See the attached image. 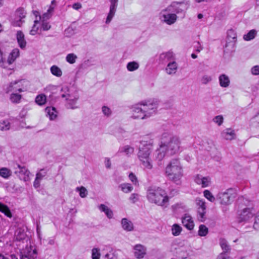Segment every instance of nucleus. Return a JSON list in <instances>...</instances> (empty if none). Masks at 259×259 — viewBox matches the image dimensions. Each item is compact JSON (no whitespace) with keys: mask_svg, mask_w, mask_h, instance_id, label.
<instances>
[{"mask_svg":"<svg viewBox=\"0 0 259 259\" xmlns=\"http://www.w3.org/2000/svg\"><path fill=\"white\" fill-rule=\"evenodd\" d=\"M110 5L109 8V12L107 14V17L105 20V23L106 24H108L111 21L112 18L115 15V12L116 11V9L118 5V0H109Z\"/></svg>","mask_w":259,"mask_h":259,"instance_id":"nucleus-15","label":"nucleus"},{"mask_svg":"<svg viewBox=\"0 0 259 259\" xmlns=\"http://www.w3.org/2000/svg\"><path fill=\"white\" fill-rule=\"evenodd\" d=\"M152 150V142L142 141L139 145L137 155L141 164L144 169H151L153 167L150 155Z\"/></svg>","mask_w":259,"mask_h":259,"instance_id":"nucleus-4","label":"nucleus"},{"mask_svg":"<svg viewBox=\"0 0 259 259\" xmlns=\"http://www.w3.org/2000/svg\"><path fill=\"white\" fill-rule=\"evenodd\" d=\"M54 8L50 7L49 10H48L47 13H46L43 14V15L41 17L39 16V19L40 20H47L49 21V19L51 17V13L53 11Z\"/></svg>","mask_w":259,"mask_h":259,"instance_id":"nucleus-44","label":"nucleus"},{"mask_svg":"<svg viewBox=\"0 0 259 259\" xmlns=\"http://www.w3.org/2000/svg\"><path fill=\"white\" fill-rule=\"evenodd\" d=\"M182 222L184 227L189 230H191L194 227V223L192 218L188 214H185L182 218Z\"/></svg>","mask_w":259,"mask_h":259,"instance_id":"nucleus-19","label":"nucleus"},{"mask_svg":"<svg viewBox=\"0 0 259 259\" xmlns=\"http://www.w3.org/2000/svg\"><path fill=\"white\" fill-rule=\"evenodd\" d=\"M203 194L204 196L210 202H213L215 201V197L209 190H204L203 192Z\"/></svg>","mask_w":259,"mask_h":259,"instance_id":"nucleus-48","label":"nucleus"},{"mask_svg":"<svg viewBox=\"0 0 259 259\" xmlns=\"http://www.w3.org/2000/svg\"><path fill=\"white\" fill-rule=\"evenodd\" d=\"M208 228L204 225H200L199 227L198 235L200 236H205L208 234Z\"/></svg>","mask_w":259,"mask_h":259,"instance_id":"nucleus-42","label":"nucleus"},{"mask_svg":"<svg viewBox=\"0 0 259 259\" xmlns=\"http://www.w3.org/2000/svg\"><path fill=\"white\" fill-rule=\"evenodd\" d=\"M21 98V95L13 93L11 95L10 99L12 103H18L20 102Z\"/></svg>","mask_w":259,"mask_h":259,"instance_id":"nucleus-40","label":"nucleus"},{"mask_svg":"<svg viewBox=\"0 0 259 259\" xmlns=\"http://www.w3.org/2000/svg\"><path fill=\"white\" fill-rule=\"evenodd\" d=\"M31 242L29 237L26 234L24 228H18L14 234V242L18 247H24Z\"/></svg>","mask_w":259,"mask_h":259,"instance_id":"nucleus-7","label":"nucleus"},{"mask_svg":"<svg viewBox=\"0 0 259 259\" xmlns=\"http://www.w3.org/2000/svg\"><path fill=\"white\" fill-rule=\"evenodd\" d=\"M196 202L198 207H206L205 201L201 199L197 198Z\"/></svg>","mask_w":259,"mask_h":259,"instance_id":"nucleus-61","label":"nucleus"},{"mask_svg":"<svg viewBox=\"0 0 259 259\" xmlns=\"http://www.w3.org/2000/svg\"><path fill=\"white\" fill-rule=\"evenodd\" d=\"M21 250V259H36L37 252L36 248L31 244L24 245V247H19Z\"/></svg>","mask_w":259,"mask_h":259,"instance_id":"nucleus-11","label":"nucleus"},{"mask_svg":"<svg viewBox=\"0 0 259 259\" xmlns=\"http://www.w3.org/2000/svg\"><path fill=\"white\" fill-rule=\"evenodd\" d=\"M254 210L252 208L246 207L238 212L237 221L239 223H247L249 222L254 214Z\"/></svg>","mask_w":259,"mask_h":259,"instance_id":"nucleus-12","label":"nucleus"},{"mask_svg":"<svg viewBox=\"0 0 259 259\" xmlns=\"http://www.w3.org/2000/svg\"><path fill=\"white\" fill-rule=\"evenodd\" d=\"M0 211L7 217L11 218L12 214L9 208L6 205L0 202Z\"/></svg>","mask_w":259,"mask_h":259,"instance_id":"nucleus-32","label":"nucleus"},{"mask_svg":"<svg viewBox=\"0 0 259 259\" xmlns=\"http://www.w3.org/2000/svg\"><path fill=\"white\" fill-rule=\"evenodd\" d=\"M146 248L141 244H137L134 247V253L135 256L138 258H141L146 254Z\"/></svg>","mask_w":259,"mask_h":259,"instance_id":"nucleus-20","label":"nucleus"},{"mask_svg":"<svg viewBox=\"0 0 259 259\" xmlns=\"http://www.w3.org/2000/svg\"><path fill=\"white\" fill-rule=\"evenodd\" d=\"M222 136L227 140H231L235 138V134L234 130L227 128L222 133Z\"/></svg>","mask_w":259,"mask_h":259,"instance_id":"nucleus-25","label":"nucleus"},{"mask_svg":"<svg viewBox=\"0 0 259 259\" xmlns=\"http://www.w3.org/2000/svg\"><path fill=\"white\" fill-rule=\"evenodd\" d=\"M50 71L53 75L57 77H61L62 75L61 69L56 65H53L50 68Z\"/></svg>","mask_w":259,"mask_h":259,"instance_id":"nucleus-33","label":"nucleus"},{"mask_svg":"<svg viewBox=\"0 0 259 259\" xmlns=\"http://www.w3.org/2000/svg\"><path fill=\"white\" fill-rule=\"evenodd\" d=\"M189 4L188 2L181 3L173 2L166 9L161 11L160 18L161 20L168 25L173 24L177 19V14H183L184 15Z\"/></svg>","mask_w":259,"mask_h":259,"instance_id":"nucleus-1","label":"nucleus"},{"mask_svg":"<svg viewBox=\"0 0 259 259\" xmlns=\"http://www.w3.org/2000/svg\"><path fill=\"white\" fill-rule=\"evenodd\" d=\"M102 110L103 114L107 116H109L111 114V109L107 106H103L102 108Z\"/></svg>","mask_w":259,"mask_h":259,"instance_id":"nucleus-59","label":"nucleus"},{"mask_svg":"<svg viewBox=\"0 0 259 259\" xmlns=\"http://www.w3.org/2000/svg\"><path fill=\"white\" fill-rule=\"evenodd\" d=\"M51 28V25L49 21L47 20H41L40 31H48Z\"/></svg>","mask_w":259,"mask_h":259,"instance_id":"nucleus-39","label":"nucleus"},{"mask_svg":"<svg viewBox=\"0 0 259 259\" xmlns=\"http://www.w3.org/2000/svg\"><path fill=\"white\" fill-rule=\"evenodd\" d=\"M175 60V56L172 52L168 51L167 52L161 53L159 57V61L160 63L165 64L168 63Z\"/></svg>","mask_w":259,"mask_h":259,"instance_id":"nucleus-17","label":"nucleus"},{"mask_svg":"<svg viewBox=\"0 0 259 259\" xmlns=\"http://www.w3.org/2000/svg\"><path fill=\"white\" fill-rule=\"evenodd\" d=\"M47 101V98L45 95L40 94L36 96L35 98V102L39 105H44Z\"/></svg>","mask_w":259,"mask_h":259,"instance_id":"nucleus-34","label":"nucleus"},{"mask_svg":"<svg viewBox=\"0 0 259 259\" xmlns=\"http://www.w3.org/2000/svg\"><path fill=\"white\" fill-rule=\"evenodd\" d=\"M46 112L51 120H53L56 118L57 112L55 107H48L46 108Z\"/></svg>","mask_w":259,"mask_h":259,"instance_id":"nucleus-28","label":"nucleus"},{"mask_svg":"<svg viewBox=\"0 0 259 259\" xmlns=\"http://www.w3.org/2000/svg\"><path fill=\"white\" fill-rule=\"evenodd\" d=\"M121 224L122 228L126 231H132L134 229L133 223L126 218H123L121 220Z\"/></svg>","mask_w":259,"mask_h":259,"instance_id":"nucleus-23","label":"nucleus"},{"mask_svg":"<svg viewBox=\"0 0 259 259\" xmlns=\"http://www.w3.org/2000/svg\"><path fill=\"white\" fill-rule=\"evenodd\" d=\"M224 121V118L222 115H218L213 118V121L219 126L222 125Z\"/></svg>","mask_w":259,"mask_h":259,"instance_id":"nucleus-53","label":"nucleus"},{"mask_svg":"<svg viewBox=\"0 0 259 259\" xmlns=\"http://www.w3.org/2000/svg\"><path fill=\"white\" fill-rule=\"evenodd\" d=\"M119 188L121 190L125 193H128L132 192L133 190V187L131 184L129 183H123L119 185Z\"/></svg>","mask_w":259,"mask_h":259,"instance_id":"nucleus-29","label":"nucleus"},{"mask_svg":"<svg viewBox=\"0 0 259 259\" xmlns=\"http://www.w3.org/2000/svg\"><path fill=\"white\" fill-rule=\"evenodd\" d=\"M250 121L252 126L256 127H259V112L251 118Z\"/></svg>","mask_w":259,"mask_h":259,"instance_id":"nucleus-49","label":"nucleus"},{"mask_svg":"<svg viewBox=\"0 0 259 259\" xmlns=\"http://www.w3.org/2000/svg\"><path fill=\"white\" fill-rule=\"evenodd\" d=\"M77 58V57L75 54L73 53H70L68 54L66 56V61L70 64H74L76 62Z\"/></svg>","mask_w":259,"mask_h":259,"instance_id":"nucleus-41","label":"nucleus"},{"mask_svg":"<svg viewBox=\"0 0 259 259\" xmlns=\"http://www.w3.org/2000/svg\"><path fill=\"white\" fill-rule=\"evenodd\" d=\"M46 175L47 171H46L44 169H41L39 172L36 174V178H37V179L41 180Z\"/></svg>","mask_w":259,"mask_h":259,"instance_id":"nucleus-57","label":"nucleus"},{"mask_svg":"<svg viewBox=\"0 0 259 259\" xmlns=\"http://www.w3.org/2000/svg\"><path fill=\"white\" fill-rule=\"evenodd\" d=\"M226 252H223L221 253H220L217 259H232L229 255L226 253Z\"/></svg>","mask_w":259,"mask_h":259,"instance_id":"nucleus-63","label":"nucleus"},{"mask_svg":"<svg viewBox=\"0 0 259 259\" xmlns=\"http://www.w3.org/2000/svg\"><path fill=\"white\" fill-rule=\"evenodd\" d=\"M21 81L17 80L11 82L8 88L6 89V92L7 93L13 92H23V90L21 88Z\"/></svg>","mask_w":259,"mask_h":259,"instance_id":"nucleus-18","label":"nucleus"},{"mask_svg":"<svg viewBox=\"0 0 259 259\" xmlns=\"http://www.w3.org/2000/svg\"><path fill=\"white\" fill-rule=\"evenodd\" d=\"M20 51L18 49H14L12 50L11 53L10 54L7 63L8 64H12L15 60L19 56Z\"/></svg>","mask_w":259,"mask_h":259,"instance_id":"nucleus-24","label":"nucleus"},{"mask_svg":"<svg viewBox=\"0 0 259 259\" xmlns=\"http://www.w3.org/2000/svg\"><path fill=\"white\" fill-rule=\"evenodd\" d=\"M129 199L132 203H135L138 201L139 195L137 194L133 193L131 195Z\"/></svg>","mask_w":259,"mask_h":259,"instance_id":"nucleus-60","label":"nucleus"},{"mask_svg":"<svg viewBox=\"0 0 259 259\" xmlns=\"http://www.w3.org/2000/svg\"><path fill=\"white\" fill-rule=\"evenodd\" d=\"M17 167L18 168V170L16 171L15 172L18 174L20 179L25 182L29 181L30 175L29 171L25 166H22L19 164L17 165Z\"/></svg>","mask_w":259,"mask_h":259,"instance_id":"nucleus-16","label":"nucleus"},{"mask_svg":"<svg viewBox=\"0 0 259 259\" xmlns=\"http://www.w3.org/2000/svg\"><path fill=\"white\" fill-rule=\"evenodd\" d=\"M128 178L134 184L137 185L138 184L137 178L134 173L131 172L129 174Z\"/></svg>","mask_w":259,"mask_h":259,"instance_id":"nucleus-56","label":"nucleus"},{"mask_svg":"<svg viewBox=\"0 0 259 259\" xmlns=\"http://www.w3.org/2000/svg\"><path fill=\"white\" fill-rule=\"evenodd\" d=\"M16 38L19 47L24 49L26 46V41L24 33L21 31H18L16 34Z\"/></svg>","mask_w":259,"mask_h":259,"instance_id":"nucleus-21","label":"nucleus"},{"mask_svg":"<svg viewBox=\"0 0 259 259\" xmlns=\"http://www.w3.org/2000/svg\"><path fill=\"white\" fill-rule=\"evenodd\" d=\"M10 122L8 120L3 121L0 123V130L7 131L10 128Z\"/></svg>","mask_w":259,"mask_h":259,"instance_id":"nucleus-51","label":"nucleus"},{"mask_svg":"<svg viewBox=\"0 0 259 259\" xmlns=\"http://www.w3.org/2000/svg\"><path fill=\"white\" fill-rule=\"evenodd\" d=\"M92 259H97V248H94L92 249Z\"/></svg>","mask_w":259,"mask_h":259,"instance_id":"nucleus-64","label":"nucleus"},{"mask_svg":"<svg viewBox=\"0 0 259 259\" xmlns=\"http://www.w3.org/2000/svg\"><path fill=\"white\" fill-rule=\"evenodd\" d=\"M172 234L174 236H178L182 231V228L178 224H174L171 229Z\"/></svg>","mask_w":259,"mask_h":259,"instance_id":"nucleus-46","label":"nucleus"},{"mask_svg":"<svg viewBox=\"0 0 259 259\" xmlns=\"http://www.w3.org/2000/svg\"><path fill=\"white\" fill-rule=\"evenodd\" d=\"M198 218L201 222L204 221L205 218L206 207H198Z\"/></svg>","mask_w":259,"mask_h":259,"instance_id":"nucleus-37","label":"nucleus"},{"mask_svg":"<svg viewBox=\"0 0 259 259\" xmlns=\"http://www.w3.org/2000/svg\"><path fill=\"white\" fill-rule=\"evenodd\" d=\"M212 80V76L208 74H204L200 78V82L203 84H206Z\"/></svg>","mask_w":259,"mask_h":259,"instance_id":"nucleus-45","label":"nucleus"},{"mask_svg":"<svg viewBox=\"0 0 259 259\" xmlns=\"http://www.w3.org/2000/svg\"><path fill=\"white\" fill-rule=\"evenodd\" d=\"M194 181L202 188L207 187L211 183V179L209 176L204 177L200 174H197L194 176Z\"/></svg>","mask_w":259,"mask_h":259,"instance_id":"nucleus-14","label":"nucleus"},{"mask_svg":"<svg viewBox=\"0 0 259 259\" xmlns=\"http://www.w3.org/2000/svg\"><path fill=\"white\" fill-rule=\"evenodd\" d=\"M23 19H21L20 18L15 17L14 18V20H13L12 24L15 27H20L22 25V24L24 22V21L23 20Z\"/></svg>","mask_w":259,"mask_h":259,"instance_id":"nucleus-52","label":"nucleus"},{"mask_svg":"<svg viewBox=\"0 0 259 259\" xmlns=\"http://www.w3.org/2000/svg\"><path fill=\"white\" fill-rule=\"evenodd\" d=\"M99 209L105 213L107 217L109 219H111L113 217V214L112 210L107 206L104 204H101L99 207Z\"/></svg>","mask_w":259,"mask_h":259,"instance_id":"nucleus-27","label":"nucleus"},{"mask_svg":"<svg viewBox=\"0 0 259 259\" xmlns=\"http://www.w3.org/2000/svg\"><path fill=\"white\" fill-rule=\"evenodd\" d=\"M12 172L10 169L6 167H3L0 168V176L5 178L8 179L11 176Z\"/></svg>","mask_w":259,"mask_h":259,"instance_id":"nucleus-36","label":"nucleus"},{"mask_svg":"<svg viewBox=\"0 0 259 259\" xmlns=\"http://www.w3.org/2000/svg\"><path fill=\"white\" fill-rule=\"evenodd\" d=\"M178 69V65L176 61L172 60L171 62H169L165 68L166 73L168 74H175Z\"/></svg>","mask_w":259,"mask_h":259,"instance_id":"nucleus-22","label":"nucleus"},{"mask_svg":"<svg viewBox=\"0 0 259 259\" xmlns=\"http://www.w3.org/2000/svg\"><path fill=\"white\" fill-rule=\"evenodd\" d=\"M236 197V193L233 189H229L224 192H220L217 196V199L223 205H230Z\"/></svg>","mask_w":259,"mask_h":259,"instance_id":"nucleus-10","label":"nucleus"},{"mask_svg":"<svg viewBox=\"0 0 259 259\" xmlns=\"http://www.w3.org/2000/svg\"><path fill=\"white\" fill-rule=\"evenodd\" d=\"M134 148L130 146L126 145L121 147L118 150V153H124L126 155H130L134 152Z\"/></svg>","mask_w":259,"mask_h":259,"instance_id":"nucleus-30","label":"nucleus"},{"mask_svg":"<svg viewBox=\"0 0 259 259\" xmlns=\"http://www.w3.org/2000/svg\"><path fill=\"white\" fill-rule=\"evenodd\" d=\"M139 67V64L138 62L132 61L127 64L126 68L129 71H134L137 70Z\"/></svg>","mask_w":259,"mask_h":259,"instance_id":"nucleus-35","label":"nucleus"},{"mask_svg":"<svg viewBox=\"0 0 259 259\" xmlns=\"http://www.w3.org/2000/svg\"><path fill=\"white\" fill-rule=\"evenodd\" d=\"M251 73L253 75H259V65H255L250 69Z\"/></svg>","mask_w":259,"mask_h":259,"instance_id":"nucleus-58","label":"nucleus"},{"mask_svg":"<svg viewBox=\"0 0 259 259\" xmlns=\"http://www.w3.org/2000/svg\"><path fill=\"white\" fill-rule=\"evenodd\" d=\"M0 259H18V258L15 254H12L10 255H7L6 256L0 254Z\"/></svg>","mask_w":259,"mask_h":259,"instance_id":"nucleus-62","label":"nucleus"},{"mask_svg":"<svg viewBox=\"0 0 259 259\" xmlns=\"http://www.w3.org/2000/svg\"><path fill=\"white\" fill-rule=\"evenodd\" d=\"M166 134L167 136L164 138V140L167 154L172 155L181 152L182 148L180 146L181 143L179 137L177 136L171 137L168 134Z\"/></svg>","mask_w":259,"mask_h":259,"instance_id":"nucleus-6","label":"nucleus"},{"mask_svg":"<svg viewBox=\"0 0 259 259\" xmlns=\"http://www.w3.org/2000/svg\"><path fill=\"white\" fill-rule=\"evenodd\" d=\"M61 92H62V97L66 98V107L72 109L77 108L78 107L76 106V102L78 99V96L76 94L73 95L69 94L68 88L67 87L63 88Z\"/></svg>","mask_w":259,"mask_h":259,"instance_id":"nucleus-8","label":"nucleus"},{"mask_svg":"<svg viewBox=\"0 0 259 259\" xmlns=\"http://www.w3.org/2000/svg\"><path fill=\"white\" fill-rule=\"evenodd\" d=\"M220 244L224 252H227L230 249V246L228 245L227 240L224 238L220 239Z\"/></svg>","mask_w":259,"mask_h":259,"instance_id":"nucleus-38","label":"nucleus"},{"mask_svg":"<svg viewBox=\"0 0 259 259\" xmlns=\"http://www.w3.org/2000/svg\"><path fill=\"white\" fill-rule=\"evenodd\" d=\"M167 135L166 133L162 134L161 136V141L160 143L159 148L155 152V157L156 159L161 161L164 157L166 151V147H165V141L164 138L167 137Z\"/></svg>","mask_w":259,"mask_h":259,"instance_id":"nucleus-13","label":"nucleus"},{"mask_svg":"<svg viewBox=\"0 0 259 259\" xmlns=\"http://www.w3.org/2000/svg\"><path fill=\"white\" fill-rule=\"evenodd\" d=\"M165 175L167 179L177 185H180L184 176L183 167L178 159H172L165 168Z\"/></svg>","mask_w":259,"mask_h":259,"instance_id":"nucleus-3","label":"nucleus"},{"mask_svg":"<svg viewBox=\"0 0 259 259\" xmlns=\"http://www.w3.org/2000/svg\"><path fill=\"white\" fill-rule=\"evenodd\" d=\"M157 109L156 102L151 101H142L132 107V117L134 119H146L155 114Z\"/></svg>","mask_w":259,"mask_h":259,"instance_id":"nucleus-2","label":"nucleus"},{"mask_svg":"<svg viewBox=\"0 0 259 259\" xmlns=\"http://www.w3.org/2000/svg\"><path fill=\"white\" fill-rule=\"evenodd\" d=\"M193 47L194 51L197 53H200L203 49V46L199 41H194Z\"/></svg>","mask_w":259,"mask_h":259,"instance_id":"nucleus-50","label":"nucleus"},{"mask_svg":"<svg viewBox=\"0 0 259 259\" xmlns=\"http://www.w3.org/2000/svg\"><path fill=\"white\" fill-rule=\"evenodd\" d=\"M26 16V12L21 8H18L15 12V17L24 19Z\"/></svg>","mask_w":259,"mask_h":259,"instance_id":"nucleus-43","label":"nucleus"},{"mask_svg":"<svg viewBox=\"0 0 259 259\" xmlns=\"http://www.w3.org/2000/svg\"><path fill=\"white\" fill-rule=\"evenodd\" d=\"M219 80L221 87L227 88L229 86L230 83V79L226 74H223L220 75L219 77Z\"/></svg>","mask_w":259,"mask_h":259,"instance_id":"nucleus-26","label":"nucleus"},{"mask_svg":"<svg viewBox=\"0 0 259 259\" xmlns=\"http://www.w3.org/2000/svg\"><path fill=\"white\" fill-rule=\"evenodd\" d=\"M253 227L255 230H259V211L255 215Z\"/></svg>","mask_w":259,"mask_h":259,"instance_id":"nucleus-54","label":"nucleus"},{"mask_svg":"<svg viewBox=\"0 0 259 259\" xmlns=\"http://www.w3.org/2000/svg\"><path fill=\"white\" fill-rule=\"evenodd\" d=\"M147 198L151 203L159 206H166L168 203L169 197L165 191L159 187H150L147 192Z\"/></svg>","mask_w":259,"mask_h":259,"instance_id":"nucleus-5","label":"nucleus"},{"mask_svg":"<svg viewBox=\"0 0 259 259\" xmlns=\"http://www.w3.org/2000/svg\"><path fill=\"white\" fill-rule=\"evenodd\" d=\"M38 23V21L37 20H35L34 21V24L31 29V30L30 31V34L32 35H34L36 34L38 30V27L36 26V24Z\"/></svg>","mask_w":259,"mask_h":259,"instance_id":"nucleus-55","label":"nucleus"},{"mask_svg":"<svg viewBox=\"0 0 259 259\" xmlns=\"http://www.w3.org/2000/svg\"><path fill=\"white\" fill-rule=\"evenodd\" d=\"M76 191L79 192V196L81 198H84L87 196L88 194V191L85 187L81 186L80 187H76Z\"/></svg>","mask_w":259,"mask_h":259,"instance_id":"nucleus-47","label":"nucleus"},{"mask_svg":"<svg viewBox=\"0 0 259 259\" xmlns=\"http://www.w3.org/2000/svg\"><path fill=\"white\" fill-rule=\"evenodd\" d=\"M100 257L105 259H117V251L113 250L110 246L101 245L98 248V259Z\"/></svg>","mask_w":259,"mask_h":259,"instance_id":"nucleus-9","label":"nucleus"},{"mask_svg":"<svg viewBox=\"0 0 259 259\" xmlns=\"http://www.w3.org/2000/svg\"><path fill=\"white\" fill-rule=\"evenodd\" d=\"M257 31L255 29L250 30L247 34L243 35V39L246 41H249L255 38Z\"/></svg>","mask_w":259,"mask_h":259,"instance_id":"nucleus-31","label":"nucleus"}]
</instances>
